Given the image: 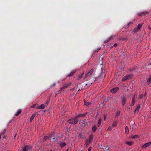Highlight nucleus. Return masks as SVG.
<instances>
[{"label":"nucleus","instance_id":"f257e3e1","mask_svg":"<svg viewBox=\"0 0 151 151\" xmlns=\"http://www.w3.org/2000/svg\"><path fill=\"white\" fill-rule=\"evenodd\" d=\"M78 121V119L76 117L75 118H72L69 119L68 120V122L70 124H76Z\"/></svg>","mask_w":151,"mask_h":151},{"label":"nucleus","instance_id":"f03ea898","mask_svg":"<svg viewBox=\"0 0 151 151\" xmlns=\"http://www.w3.org/2000/svg\"><path fill=\"white\" fill-rule=\"evenodd\" d=\"M32 148V147L30 145H27L23 148L22 151H28Z\"/></svg>","mask_w":151,"mask_h":151},{"label":"nucleus","instance_id":"7ed1b4c3","mask_svg":"<svg viewBox=\"0 0 151 151\" xmlns=\"http://www.w3.org/2000/svg\"><path fill=\"white\" fill-rule=\"evenodd\" d=\"M94 70V68L91 69L90 71L88 73L86 74V76L87 77L91 76Z\"/></svg>","mask_w":151,"mask_h":151},{"label":"nucleus","instance_id":"20e7f679","mask_svg":"<svg viewBox=\"0 0 151 151\" xmlns=\"http://www.w3.org/2000/svg\"><path fill=\"white\" fill-rule=\"evenodd\" d=\"M132 75L130 74L126 76L123 78L122 79V81H126L132 76Z\"/></svg>","mask_w":151,"mask_h":151},{"label":"nucleus","instance_id":"39448f33","mask_svg":"<svg viewBox=\"0 0 151 151\" xmlns=\"http://www.w3.org/2000/svg\"><path fill=\"white\" fill-rule=\"evenodd\" d=\"M119 89V88L116 87L111 89L110 90V92L113 93H115Z\"/></svg>","mask_w":151,"mask_h":151},{"label":"nucleus","instance_id":"423d86ee","mask_svg":"<svg viewBox=\"0 0 151 151\" xmlns=\"http://www.w3.org/2000/svg\"><path fill=\"white\" fill-rule=\"evenodd\" d=\"M93 135L92 134L90 135L89 136V139H87L86 140H87L88 141V142H89V143L90 144L93 141Z\"/></svg>","mask_w":151,"mask_h":151},{"label":"nucleus","instance_id":"0eeeda50","mask_svg":"<svg viewBox=\"0 0 151 151\" xmlns=\"http://www.w3.org/2000/svg\"><path fill=\"white\" fill-rule=\"evenodd\" d=\"M148 13V12L147 11H144L142 12L141 13H138V15L139 16H142L145 15Z\"/></svg>","mask_w":151,"mask_h":151},{"label":"nucleus","instance_id":"6e6552de","mask_svg":"<svg viewBox=\"0 0 151 151\" xmlns=\"http://www.w3.org/2000/svg\"><path fill=\"white\" fill-rule=\"evenodd\" d=\"M151 144V142H148L145 144L142 147V148H145L146 147H148Z\"/></svg>","mask_w":151,"mask_h":151},{"label":"nucleus","instance_id":"1a4fd4ad","mask_svg":"<svg viewBox=\"0 0 151 151\" xmlns=\"http://www.w3.org/2000/svg\"><path fill=\"white\" fill-rule=\"evenodd\" d=\"M126 98L125 97H123L122 100V104L123 106H124L126 103Z\"/></svg>","mask_w":151,"mask_h":151},{"label":"nucleus","instance_id":"9d476101","mask_svg":"<svg viewBox=\"0 0 151 151\" xmlns=\"http://www.w3.org/2000/svg\"><path fill=\"white\" fill-rule=\"evenodd\" d=\"M86 114H81L78 115L76 117L77 118L79 117H84L86 115Z\"/></svg>","mask_w":151,"mask_h":151},{"label":"nucleus","instance_id":"9b49d317","mask_svg":"<svg viewBox=\"0 0 151 151\" xmlns=\"http://www.w3.org/2000/svg\"><path fill=\"white\" fill-rule=\"evenodd\" d=\"M45 108V105L44 104H42L40 106H38L37 107V108L38 109H43Z\"/></svg>","mask_w":151,"mask_h":151},{"label":"nucleus","instance_id":"f8f14e48","mask_svg":"<svg viewBox=\"0 0 151 151\" xmlns=\"http://www.w3.org/2000/svg\"><path fill=\"white\" fill-rule=\"evenodd\" d=\"M140 105L139 104H138L136 110H135V111L134 112V114H136V111H139V109L140 108Z\"/></svg>","mask_w":151,"mask_h":151},{"label":"nucleus","instance_id":"ddd939ff","mask_svg":"<svg viewBox=\"0 0 151 151\" xmlns=\"http://www.w3.org/2000/svg\"><path fill=\"white\" fill-rule=\"evenodd\" d=\"M71 85V83H66L64 85V87L65 88H67L68 87L70 86Z\"/></svg>","mask_w":151,"mask_h":151},{"label":"nucleus","instance_id":"4468645a","mask_svg":"<svg viewBox=\"0 0 151 151\" xmlns=\"http://www.w3.org/2000/svg\"><path fill=\"white\" fill-rule=\"evenodd\" d=\"M36 115V114L35 113H34L32 115V116H31V117L30 118V122H31L32 121L33 119L34 118V117Z\"/></svg>","mask_w":151,"mask_h":151},{"label":"nucleus","instance_id":"2eb2a0df","mask_svg":"<svg viewBox=\"0 0 151 151\" xmlns=\"http://www.w3.org/2000/svg\"><path fill=\"white\" fill-rule=\"evenodd\" d=\"M76 70L72 71L68 76L70 77L72 76L76 72Z\"/></svg>","mask_w":151,"mask_h":151},{"label":"nucleus","instance_id":"dca6fc26","mask_svg":"<svg viewBox=\"0 0 151 151\" xmlns=\"http://www.w3.org/2000/svg\"><path fill=\"white\" fill-rule=\"evenodd\" d=\"M114 36H112L111 37H110L108 38L106 40H105L104 42L105 43H107L111 39H113L114 38Z\"/></svg>","mask_w":151,"mask_h":151},{"label":"nucleus","instance_id":"f3484780","mask_svg":"<svg viewBox=\"0 0 151 151\" xmlns=\"http://www.w3.org/2000/svg\"><path fill=\"white\" fill-rule=\"evenodd\" d=\"M133 24V22H129L128 23V24L127 25L126 27H125V29H126L127 28H128L129 27V26Z\"/></svg>","mask_w":151,"mask_h":151},{"label":"nucleus","instance_id":"a211bd4d","mask_svg":"<svg viewBox=\"0 0 151 151\" xmlns=\"http://www.w3.org/2000/svg\"><path fill=\"white\" fill-rule=\"evenodd\" d=\"M139 137H140L139 135H134L132 136L131 137L132 139H136V138H139Z\"/></svg>","mask_w":151,"mask_h":151},{"label":"nucleus","instance_id":"6ab92c4d","mask_svg":"<svg viewBox=\"0 0 151 151\" xmlns=\"http://www.w3.org/2000/svg\"><path fill=\"white\" fill-rule=\"evenodd\" d=\"M125 133L126 134H128L129 132V128L128 126H126L125 127Z\"/></svg>","mask_w":151,"mask_h":151},{"label":"nucleus","instance_id":"aec40b11","mask_svg":"<svg viewBox=\"0 0 151 151\" xmlns=\"http://www.w3.org/2000/svg\"><path fill=\"white\" fill-rule=\"evenodd\" d=\"M66 145V144L65 143H60V147H63Z\"/></svg>","mask_w":151,"mask_h":151},{"label":"nucleus","instance_id":"412c9836","mask_svg":"<svg viewBox=\"0 0 151 151\" xmlns=\"http://www.w3.org/2000/svg\"><path fill=\"white\" fill-rule=\"evenodd\" d=\"M117 121H114L113 122V124L112 125V126L113 127H115L116 126L117 124Z\"/></svg>","mask_w":151,"mask_h":151},{"label":"nucleus","instance_id":"4be33fe9","mask_svg":"<svg viewBox=\"0 0 151 151\" xmlns=\"http://www.w3.org/2000/svg\"><path fill=\"white\" fill-rule=\"evenodd\" d=\"M133 142H134L131 141L126 142V144H127V145L130 146L132 145L133 144Z\"/></svg>","mask_w":151,"mask_h":151},{"label":"nucleus","instance_id":"5701e85b","mask_svg":"<svg viewBox=\"0 0 151 151\" xmlns=\"http://www.w3.org/2000/svg\"><path fill=\"white\" fill-rule=\"evenodd\" d=\"M139 30V29L137 27H136L133 30V31L134 33H136Z\"/></svg>","mask_w":151,"mask_h":151},{"label":"nucleus","instance_id":"b1692460","mask_svg":"<svg viewBox=\"0 0 151 151\" xmlns=\"http://www.w3.org/2000/svg\"><path fill=\"white\" fill-rule=\"evenodd\" d=\"M151 82V77H149V79H148L147 81V84L149 85L150 83Z\"/></svg>","mask_w":151,"mask_h":151},{"label":"nucleus","instance_id":"393cba45","mask_svg":"<svg viewBox=\"0 0 151 151\" xmlns=\"http://www.w3.org/2000/svg\"><path fill=\"white\" fill-rule=\"evenodd\" d=\"M101 123V119L100 118L99 120L98 123H97V126L98 127H99L100 126Z\"/></svg>","mask_w":151,"mask_h":151},{"label":"nucleus","instance_id":"a878e982","mask_svg":"<svg viewBox=\"0 0 151 151\" xmlns=\"http://www.w3.org/2000/svg\"><path fill=\"white\" fill-rule=\"evenodd\" d=\"M120 111H117L116 114L115 115V117H117L119 115H120Z\"/></svg>","mask_w":151,"mask_h":151},{"label":"nucleus","instance_id":"bb28decb","mask_svg":"<svg viewBox=\"0 0 151 151\" xmlns=\"http://www.w3.org/2000/svg\"><path fill=\"white\" fill-rule=\"evenodd\" d=\"M21 110H19L15 114V116H17L19 114H20L21 113Z\"/></svg>","mask_w":151,"mask_h":151},{"label":"nucleus","instance_id":"cd10ccee","mask_svg":"<svg viewBox=\"0 0 151 151\" xmlns=\"http://www.w3.org/2000/svg\"><path fill=\"white\" fill-rule=\"evenodd\" d=\"M96 129L97 128L96 127V126H94L92 127V130L93 132H94L96 131Z\"/></svg>","mask_w":151,"mask_h":151},{"label":"nucleus","instance_id":"c85d7f7f","mask_svg":"<svg viewBox=\"0 0 151 151\" xmlns=\"http://www.w3.org/2000/svg\"><path fill=\"white\" fill-rule=\"evenodd\" d=\"M142 24H139L138 26L136 27L137 28H138L139 29H140L142 26Z\"/></svg>","mask_w":151,"mask_h":151},{"label":"nucleus","instance_id":"c756f323","mask_svg":"<svg viewBox=\"0 0 151 151\" xmlns=\"http://www.w3.org/2000/svg\"><path fill=\"white\" fill-rule=\"evenodd\" d=\"M83 73L81 74V75H79L78 76V79H80L83 76Z\"/></svg>","mask_w":151,"mask_h":151},{"label":"nucleus","instance_id":"7c9ffc66","mask_svg":"<svg viewBox=\"0 0 151 151\" xmlns=\"http://www.w3.org/2000/svg\"><path fill=\"white\" fill-rule=\"evenodd\" d=\"M48 137L47 136H44L43 139V141L44 142L46 141Z\"/></svg>","mask_w":151,"mask_h":151},{"label":"nucleus","instance_id":"2f4dec72","mask_svg":"<svg viewBox=\"0 0 151 151\" xmlns=\"http://www.w3.org/2000/svg\"><path fill=\"white\" fill-rule=\"evenodd\" d=\"M91 104V103L89 102L85 101V105L86 106L88 105Z\"/></svg>","mask_w":151,"mask_h":151},{"label":"nucleus","instance_id":"473e14b6","mask_svg":"<svg viewBox=\"0 0 151 151\" xmlns=\"http://www.w3.org/2000/svg\"><path fill=\"white\" fill-rule=\"evenodd\" d=\"M135 70V68H130L129 69V71L130 72H132L133 70Z\"/></svg>","mask_w":151,"mask_h":151},{"label":"nucleus","instance_id":"72a5a7b5","mask_svg":"<svg viewBox=\"0 0 151 151\" xmlns=\"http://www.w3.org/2000/svg\"><path fill=\"white\" fill-rule=\"evenodd\" d=\"M90 144L87 141H86V143L85 144V145L86 146H88L89 144Z\"/></svg>","mask_w":151,"mask_h":151},{"label":"nucleus","instance_id":"f704fd0d","mask_svg":"<svg viewBox=\"0 0 151 151\" xmlns=\"http://www.w3.org/2000/svg\"><path fill=\"white\" fill-rule=\"evenodd\" d=\"M134 103H135L134 101H132H132L131 104V106H133L134 104Z\"/></svg>","mask_w":151,"mask_h":151},{"label":"nucleus","instance_id":"c9c22d12","mask_svg":"<svg viewBox=\"0 0 151 151\" xmlns=\"http://www.w3.org/2000/svg\"><path fill=\"white\" fill-rule=\"evenodd\" d=\"M92 82H88L87 83H86L85 84V86H86L87 85H88L89 86L90 85H91L92 84Z\"/></svg>","mask_w":151,"mask_h":151},{"label":"nucleus","instance_id":"e433bc0d","mask_svg":"<svg viewBox=\"0 0 151 151\" xmlns=\"http://www.w3.org/2000/svg\"><path fill=\"white\" fill-rule=\"evenodd\" d=\"M49 100H50V99H48V100L46 102V103L45 104V105L46 106H47V105H48V104L49 103Z\"/></svg>","mask_w":151,"mask_h":151},{"label":"nucleus","instance_id":"4c0bfd02","mask_svg":"<svg viewBox=\"0 0 151 151\" xmlns=\"http://www.w3.org/2000/svg\"><path fill=\"white\" fill-rule=\"evenodd\" d=\"M61 92V91L59 90L57 91V92L56 93V95H58L59 93H60Z\"/></svg>","mask_w":151,"mask_h":151},{"label":"nucleus","instance_id":"58836bf2","mask_svg":"<svg viewBox=\"0 0 151 151\" xmlns=\"http://www.w3.org/2000/svg\"><path fill=\"white\" fill-rule=\"evenodd\" d=\"M65 89V88L64 87V86H63V87L61 88L60 89V90L61 91H64V90Z\"/></svg>","mask_w":151,"mask_h":151},{"label":"nucleus","instance_id":"ea45409f","mask_svg":"<svg viewBox=\"0 0 151 151\" xmlns=\"http://www.w3.org/2000/svg\"><path fill=\"white\" fill-rule=\"evenodd\" d=\"M79 137L80 138H82V132L80 133L79 135Z\"/></svg>","mask_w":151,"mask_h":151},{"label":"nucleus","instance_id":"a19ab883","mask_svg":"<svg viewBox=\"0 0 151 151\" xmlns=\"http://www.w3.org/2000/svg\"><path fill=\"white\" fill-rule=\"evenodd\" d=\"M120 40H127V39L126 38H124V37H121V38Z\"/></svg>","mask_w":151,"mask_h":151},{"label":"nucleus","instance_id":"79ce46f5","mask_svg":"<svg viewBox=\"0 0 151 151\" xmlns=\"http://www.w3.org/2000/svg\"><path fill=\"white\" fill-rule=\"evenodd\" d=\"M142 97H143L142 95L141 94L140 95H139V99H141L142 98Z\"/></svg>","mask_w":151,"mask_h":151},{"label":"nucleus","instance_id":"37998d69","mask_svg":"<svg viewBox=\"0 0 151 151\" xmlns=\"http://www.w3.org/2000/svg\"><path fill=\"white\" fill-rule=\"evenodd\" d=\"M6 131V129H4V130L1 133V134L2 135V134H4L5 133Z\"/></svg>","mask_w":151,"mask_h":151},{"label":"nucleus","instance_id":"c03bdc74","mask_svg":"<svg viewBox=\"0 0 151 151\" xmlns=\"http://www.w3.org/2000/svg\"><path fill=\"white\" fill-rule=\"evenodd\" d=\"M135 100V96H134L132 98V101H134Z\"/></svg>","mask_w":151,"mask_h":151},{"label":"nucleus","instance_id":"a18cd8bd","mask_svg":"<svg viewBox=\"0 0 151 151\" xmlns=\"http://www.w3.org/2000/svg\"><path fill=\"white\" fill-rule=\"evenodd\" d=\"M117 46V43H115L114 45V47H116Z\"/></svg>","mask_w":151,"mask_h":151},{"label":"nucleus","instance_id":"49530a36","mask_svg":"<svg viewBox=\"0 0 151 151\" xmlns=\"http://www.w3.org/2000/svg\"><path fill=\"white\" fill-rule=\"evenodd\" d=\"M91 148H92L91 147H89V149H88V151H91Z\"/></svg>","mask_w":151,"mask_h":151},{"label":"nucleus","instance_id":"de8ad7c7","mask_svg":"<svg viewBox=\"0 0 151 151\" xmlns=\"http://www.w3.org/2000/svg\"><path fill=\"white\" fill-rule=\"evenodd\" d=\"M147 93L146 92H145L144 94V96L145 97L146 96Z\"/></svg>","mask_w":151,"mask_h":151},{"label":"nucleus","instance_id":"09e8293b","mask_svg":"<svg viewBox=\"0 0 151 151\" xmlns=\"http://www.w3.org/2000/svg\"><path fill=\"white\" fill-rule=\"evenodd\" d=\"M94 78L95 79V80H93V81H95L96 80V77H95V78L94 77Z\"/></svg>","mask_w":151,"mask_h":151},{"label":"nucleus","instance_id":"8fccbe9b","mask_svg":"<svg viewBox=\"0 0 151 151\" xmlns=\"http://www.w3.org/2000/svg\"><path fill=\"white\" fill-rule=\"evenodd\" d=\"M53 134H51V135L50 136V138L51 137L53 136Z\"/></svg>","mask_w":151,"mask_h":151},{"label":"nucleus","instance_id":"3c124183","mask_svg":"<svg viewBox=\"0 0 151 151\" xmlns=\"http://www.w3.org/2000/svg\"><path fill=\"white\" fill-rule=\"evenodd\" d=\"M55 139V138H53L52 139H50V140H53Z\"/></svg>","mask_w":151,"mask_h":151},{"label":"nucleus","instance_id":"603ef678","mask_svg":"<svg viewBox=\"0 0 151 151\" xmlns=\"http://www.w3.org/2000/svg\"><path fill=\"white\" fill-rule=\"evenodd\" d=\"M35 107V105H33L31 106V108H34Z\"/></svg>","mask_w":151,"mask_h":151},{"label":"nucleus","instance_id":"864d4df0","mask_svg":"<svg viewBox=\"0 0 151 151\" xmlns=\"http://www.w3.org/2000/svg\"><path fill=\"white\" fill-rule=\"evenodd\" d=\"M106 117H105V116H104V121L105 120V119H106Z\"/></svg>","mask_w":151,"mask_h":151},{"label":"nucleus","instance_id":"5fc2aeb1","mask_svg":"<svg viewBox=\"0 0 151 151\" xmlns=\"http://www.w3.org/2000/svg\"><path fill=\"white\" fill-rule=\"evenodd\" d=\"M6 135H4V138H6Z\"/></svg>","mask_w":151,"mask_h":151},{"label":"nucleus","instance_id":"6e6d98bb","mask_svg":"<svg viewBox=\"0 0 151 151\" xmlns=\"http://www.w3.org/2000/svg\"><path fill=\"white\" fill-rule=\"evenodd\" d=\"M149 65H151V63H149L148 65V66H149Z\"/></svg>","mask_w":151,"mask_h":151},{"label":"nucleus","instance_id":"4d7b16f0","mask_svg":"<svg viewBox=\"0 0 151 151\" xmlns=\"http://www.w3.org/2000/svg\"><path fill=\"white\" fill-rule=\"evenodd\" d=\"M108 129H109V130H111V128H109Z\"/></svg>","mask_w":151,"mask_h":151},{"label":"nucleus","instance_id":"13d9d810","mask_svg":"<svg viewBox=\"0 0 151 151\" xmlns=\"http://www.w3.org/2000/svg\"><path fill=\"white\" fill-rule=\"evenodd\" d=\"M79 151H84L83 150H79Z\"/></svg>","mask_w":151,"mask_h":151},{"label":"nucleus","instance_id":"bf43d9fd","mask_svg":"<svg viewBox=\"0 0 151 151\" xmlns=\"http://www.w3.org/2000/svg\"><path fill=\"white\" fill-rule=\"evenodd\" d=\"M100 48H99L97 50V51H98L100 49Z\"/></svg>","mask_w":151,"mask_h":151},{"label":"nucleus","instance_id":"052dcab7","mask_svg":"<svg viewBox=\"0 0 151 151\" xmlns=\"http://www.w3.org/2000/svg\"><path fill=\"white\" fill-rule=\"evenodd\" d=\"M55 85V84H53L52 85V86H54Z\"/></svg>","mask_w":151,"mask_h":151},{"label":"nucleus","instance_id":"680f3d73","mask_svg":"<svg viewBox=\"0 0 151 151\" xmlns=\"http://www.w3.org/2000/svg\"><path fill=\"white\" fill-rule=\"evenodd\" d=\"M65 151H68V149H67V150H65Z\"/></svg>","mask_w":151,"mask_h":151},{"label":"nucleus","instance_id":"e2e57ef3","mask_svg":"<svg viewBox=\"0 0 151 151\" xmlns=\"http://www.w3.org/2000/svg\"><path fill=\"white\" fill-rule=\"evenodd\" d=\"M37 144H36L35 145V147H36V146L37 145Z\"/></svg>","mask_w":151,"mask_h":151},{"label":"nucleus","instance_id":"0e129e2a","mask_svg":"<svg viewBox=\"0 0 151 151\" xmlns=\"http://www.w3.org/2000/svg\"><path fill=\"white\" fill-rule=\"evenodd\" d=\"M134 124H135V123L134 122Z\"/></svg>","mask_w":151,"mask_h":151},{"label":"nucleus","instance_id":"69168bd1","mask_svg":"<svg viewBox=\"0 0 151 151\" xmlns=\"http://www.w3.org/2000/svg\"><path fill=\"white\" fill-rule=\"evenodd\" d=\"M127 108H128V109L129 108L128 107H127Z\"/></svg>","mask_w":151,"mask_h":151}]
</instances>
